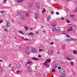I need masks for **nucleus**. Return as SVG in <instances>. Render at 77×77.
Listing matches in <instances>:
<instances>
[{"mask_svg":"<svg viewBox=\"0 0 77 77\" xmlns=\"http://www.w3.org/2000/svg\"><path fill=\"white\" fill-rule=\"evenodd\" d=\"M20 19L22 20H24L26 19V18L24 17V14L23 13H21L20 14Z\"/></svg>","mask_w":77,"mask_h":77,"instance_id":"1","label":"nucleus"},{"mask_svg":"<svg viewBox=\"0 0 77 77\" xmlns=\"http://www.w3.org/2000/svg\"><path fill=\"white\" fill-rule=\"evenodd\" d=\"M40 4L39 2H37L36 3L35 6L36 9H39L40 8V7L39 6Z\"/></svg>","mask_w":77,"mask_h":77,"instance_id":"2","label":"nucleus"},{"mask_svg":"<svg viewBox=\"0 0 77 77\" xmlns=\"http://www.w3.org/2000/svg\"><path fill=\"white\" fill-rule=\"evenodd\" d=\"M65 70L63 69H61L60 70V74H64L65 73Z\"/></svg>","mask_w":77,"mask_h":77,"instance_id":"3","label":"nucleus"},{"mask_svg":"<svg viewBox=\"0 0 77 77\" xmlns=\"http://www.w3.org/2000/svg\"><path fill=\"white\" fill-rule=\"evenodd\" d=\"M43 65H44V66H46V67H49L50 66V65L48 64V63L47 62V61H45L43 63Z\"/></svg>","mask_w":77,"mask_h":77,"instance_id":"4","label":"nucleus"},{"mask_svg":"<svg viewBox=\"0 0 77 77\" xmlns=\"http://www.w3.org/2000/svg\"><path fill=\"white\" fill-rule=\"evenodd\" d=\"M31 51L32 53H36L37 52V50L35 48H33L32 49Z\"/></svg>","mask_w":77,"mask_h":77,"instance_id":"5","label":"nucleus"},{"mask_svg":"<svg viewBox=\"0 0 77 77\" xmlns=\"http://www.w3.org/2000/svg\"><path fill=\"white\" fill-rule=\"evenodd\" d=\"M54 53V51H53L49 50L48 51V54H49V55L53 54Z\"/></svg>","mask_w":77,"mask_h":77,"instance_id":"6","label":"nucleus"},{"mask_svg":"<svg viewBox=\"0 0 77 77\" xmlns=\"http://www.w3.org/2000/svg\"><path fill=\"white\" fill-rule=\"evenodd\" d=\"M25 51L26 53L27 54L29 53V48L28 47H27L25 48Z\"/></svg>","mask_w":77,"mask_h":77,"instance_id":"7","label":"nucleus"},{"mask_svg":"<svg viewBox=\"0 0 77 77\" xmlns=\"http://www.w3.org/2000/svg\"><path fill=\"white\" fill-rule=\"evenodd\" d=\"M10 26V21L9 20H8L7 21V24H6V26L7 27H9Z\"/></svg>","mask_w":77,"mask_h":77,"instance_id":"8","label":"nucleus"},{"mask_svg":"<svg viewBox=\"0 0 77 77\" xmlns=\"http://www.w3.org/2000/svg\"><path fill=\"white\" fill-rule=\"evenodd\" d=\"M39 18V14H38L35 13V19H38Z\"/></svg>","mask_w":77,"mask_h":77,"instance_id":"9","label":"nucleus"},{"mask_svg":"<svg viewBox=\"0 0 77 77\" xmlns=\"http://www.w3.org/2000/svg\"><path fill=\"white\" fill-rule=\"evenodd\" d=\"M16 67L18 69H20L21 67V65L20 64H18L17 65Z\"/></svg>","mask_w":77,"mask_h":77,"instance_id":"10","label":"nucleus"},{"mask_svg":"<svg viewBox=\"0 0 77 77\" xmlns=\"http://www.w3.org/2000/svg\"><path fill=\"white\" fill-rule=\"evenodd\" d=\"M33 6V3H30L28 5V8H32Z\"/></svg>","mask_w":77,"mask_h":77,"instance_id":"11","label":"nucleus"},{"mask_svg":"<svg viewBox=\"0 0 77 77\" xmlns=\"http://www.w3.org/2000/svg\"><path fill=\"white\" fill-rule=\"evenodd\" d=\"M68 32H69V31L70 30L71 31H73V29H72V26H70V28L69 29H68Z\"/></svg>","mask_w":77,"mask_h":77,"instance_id":"12","label":"nucleus"},{"mask_svg":"<svg viewBox=\"0 0 77 77\" xmlns=\"http://www.w3.org/2000/svg\"><path fill=\"white\" fill-rule=\"evenodd\" d=\"M28 70L29 72H32V67H28Z\"/></svg>","mask_w":77,"mask_h":77,"instance_id":"13","label":"nucleus"},{"mask_svg":"<svg viewBox=\"0 0 77 77\" xmlns=\"http://www.w3.org/2000/svg\"><path fill=\"white\" fill-rule=\"evenodd\" d=\"M32 59L33 60H39V59L37 58H35L34 57H32Z\"/></svg>","mask_w":77,"mask_h":77,"instance_id":"14","label":"nucleus"},{"mask_svg":"<svg viewBox=\"0 0 77 77\" xmlns=\"http://www.w3.org/2000/svg\"><path fill=\"white\" fill-rule=\"evenodd\" d=\"M24 28L26 30V31H27V30H28V29H29V27L26 26H24Z\"/></svg>","mask_w":77,"mask_h":77,"instance_id":"15","label":"nucleus"},{"mask_svg":"<svg viewBox=\"0 0 77 77\" xmlns=\"http://www.w3.org/2000/svg\"><path fill=\"white\" fill-rule=\"evenodd\" d=\"M62 33L63 35H67V32L66 31H63Z\"/></svg>","mask_w":77,"mask_h":77,"instance_id":"16","label":"nucleus"},{"mask_svg":"<svg viewBox=\"0 0 77 77\" xmlns=\"http://www.w3.org/2000/svg\"><path fill=\"white\" fill-rule=\"evenodd\" d=\"M24 0H17V3H21V2H23Z\"/></svg>","mask_w":77,"mask_h":77,"instance_id":"17","label":"nucleus"},{"mask_svg":"<svg viewBox=\"0 0 77 77\" xmlns=\"http://www.w3.org/2000/svg\"><path fill=\"white\" fill-rule=\"evenodd\" d=\"M57 26V23H53L52 24V26L53 27H54L55 26Z\"/></svg>","mask_w":77,"mask_h":77,"instance_id":"18","label":"nucleus"},{"mask_svg":"<svg viewBox=\"0 0 77 77\" xmlns=\"http://www.w3.org/2000/svg\"><path fill=\"white\" fill-rule=\"evenodd\" d=\"M66 41H71V38H67L66 39Z\"/></svg>","mask_w":77,"mask_h":77,"instance_id":"19","label":"nucleus"},{"mask_svg":"<svg viewBox=\"0 0 77 77\" xmlns=\"http://www.w3.org/2000/svg\"><path fill=\"white\" fill-rule=\"evenodd\" d=\"M51 60H50V59H48L46 60V62H47L48 63H50V62H51Z\"/></svg>","mask_w":77,"mask_h":77,"instance_id":"20","label":"nucleus"},{"mask_svg":"<svg viewBox=\"0 0 77 77\" xmlns=\"http://www.w3.org/2000/svg\"><path fill=\"white\" fill-rule=\"evenodd\" d=\"M71 41H77V39H75L73 38H71Z\"/></svg>","mask_w":77,"mask_h":77,"instance_id":"21","label":"nucleus"},{"mask_svg":"<svg viewBox=\"0 0 77 77\" xmlns=\"http://www.w3.org/2000/svg\"><path fill=\"white\" fill-rule=\"evenodd\" d=\"M17 16L18 17L20 15V12L19 11H17Z\"/></svg>","mask_w":77,"mask_h":77,"instance_id":"22","label":"nucleus"},{"mask_svg":"<svg viewBox=\"0 0 77 77\" xmlns=\"http://www.w3.org/2000/svg\"><path fill=\"white\" fill-rule=\"evenodd\" d=\"M65 76H66V74H63L62 75H61L60 77H66Z\"/></svg>","mask_w":77,"mask_h":77,"instance_id":"23","label":"nucleus"},{"mask_svg":"<svg viewBox=\"0 0 77 77\" xmlns=\"http://www.w3.org/2000/svg\"><path fill=\"white\" fill-rule=\"evenodd\" d=\"M19 33H21V34H22V35H24V32H23V31H19Z\"/></svg>","mask_w":77,"mask_h":77,"instance_id":"24","label":"nucleus"},{"mask_svg":"<svg viewBox=\"0 0 77 77\" xmlns=\"http://www.w3.org/2000/svg\"><path fill=\"white\" fill-rule=\"evenodd\" d=\"M66 59L68 60H71V59H72V58H70L68 57H66Z\"/></svg>","mask_w":77,"mask_h":77,"instance_id":"25","label":"nucleus"},{"mask_svg":"<svg viewBox=\"0 0 77 77\" xmlns=\"http://www.w3.org/2000/svg\"><path fill=\"white\" fill-rule=\"evenodd\" d=\"M56 71V70L55 69H52V72H54Z\"/></svg>","mask_w":77,"mask_h":77,"instance_id":"26","label":"nucleus"},{"mask_svg":"<svg viewBox=\"0 0 77 77\" xmlns=\"http://www.w3.org/2000/svg\"><path fill=\"white\" fill-rule=\"evenodd\" d=\"M73 53H74V54H77V51H73Z\"/></svg>","mask_w":77,"mask_h":77,"instance_id":"27","label":"nucleus"},{"mask_svg":"<svg viewBox=\"0 0 77 77\" xmlns=\"http://www.w3.org/2000/svg\"><path fill=\"white\" fill-rule=\"evenodd\" d=\"M56 28H54L52 29V30L53 32H55L56 31Z\"/></svg>","mask_w":77,"mask_h":77,"instance_id":"28","label":"nucleus"},{"mask_svg":"<svg viewBox=\"0 0 77 77\" xmlns=\"http://www.w3.org/2000/svg\"><path fill=\"white\" fill-rule=\"evenodd\" d=\"M47 21H49L50 20V16H49V17L47 18Z\"/></svg>","mask_w":77,"mask_h":77,"instance_id":"29","label":"nucleus"},{"mask_svg":"<svg viewBox=\"0 0 77 77\" xmlns=\"http://www.w3.org/2000/svg\"><path fill=\"white\" fill-rule=\"evenodd\" d=\"M7 1V0H3V3H5V4H6V1Z\"/></svg>","mask_w":77,"mask_h":77,"instance_id":"30","label":"nucleus"},{"mask_svg":"<svg viewBox=\"0 0 77 77\" xmlns=\"http://www.w3.org/2000/svg\"><path fill=\"white\" fill-rule=\"evenodd\" d=\"M66 20L67 23H70V21H69V20H68L67 19H66Z\"/></svg>","mask_w":77,"mask_h":77,"instance_id":"31","label":"nucleus"},{"mask_svg":"<svg viewBox=\"0 0 77 77\" xmlns=\"http://www.w3.org/2000/svg\"><path fill=\"white\" fill-rule=\"evenodd\" d=\"M60 29H57L56 30V32H60Z\"/></svg>","mask_w":77,"mask_h":77,"instance_id":"32","label":"nucleus"},{"mask_svg":"<svg viewBox=\"0 0 77 77\" xmlns=\"http://www.w3.org/2000/svg\"><path fill=\"white\" fill-rule=\"evenodd\" d=\"M45 11V8H44L43 9V11H42V14H44Z\"/></svg>","mask_w":77,"mask_h":77,"instance_id":"33","label":"nucleus"},{"mask_svg":"<svg viewBox=\"0 0 77 77\" xmlns=\"http://www.w3.org/2000/svg\"><path fill=\"white\" fill-rule=\"evenodd\" d=\"M40 49H42V50H44V48L43 47H40Z\"/></svg>","mask_w":77,"mask_h":77,"instance_id":"34","label":"nucleus"},{"mask_svg":"<svg viewBox=\"0 0 77 77\" xmlns=\"http://www.w3.org/2000/svg\"><path fill=\"white\" fill-rule=\"evenodd\" d=\"M29 35H33V33L32 32H31L29 33Z\"/></svg>","mask_w":77,"mask_h":77,"instance_id":"35","label":"nucleus"},{"mask_svg":"<svg viewBox=\"0 0 77 77\" xmlns=\"http://www.w3.org/2000/svg\"><path fill=\"white\" fill-rule=\"evenodd\" d=\"M28 64H30V63H32V61H29L27 62Z\"/></svg>","mask_w":77,"mask_h":77,"instance_id":"36","label":"nucleus"},{"mask_svg":"<svg viewBox=\"0 0 77 77\" xmlns=\"http://www.w3.org/2000/svg\"><path fill=\"white\" fill-rule=\"evenodd\" d=\"M57 66H54L53 67V68H54H54H57Z\"/></svg>","mask_w":77,"mask_h":77,"instance_id":"37","label":"nucleus"},{"mask_svg":"<svg viewBox=\"0 0 77 77\" xmlns=\"http://www.w3.org/2000/svg\"><path fill=\"white\" fill-rule=\"evenodd\" d=\"M43 51V49H40L38 50V51Z\"/></svg>","mask_w":77,"mask_h":77,"instance_id":"38","label":"nucleus"},{"mask_svg":"<svg viewBox=\"0 0 77 77\" xmlns=\"http://www.w3.org/2000/svg\"><path fill=\"white\" fill-rule=\"evenodd\" d=\"M29 15V14L28 13H27L26 14V17H28Z\"/></svg>","mask_w":77,"mask_h":77,"instance_id":"39","label":"nucleus"},{"mask_svg":"<svg viewBox=\"0 0 77 77\" xmlns=\"http://www.w3.org/2000/svg\"><path fill=\"white\" fill-rule=\"evenodd\" d=\"M20 71L19 70H18L16 72L18 74L20 72Z\"/></svg>","mask_w":77,"mask_h":77,"instance_id":"40","label":"nucleus"},{"mask_svg":"<svg viewBox=\"0 0 77 77\" xmlns=\"http://www.w3.org/2000/svg\"><path fill=\"white\" fill-rule=\"evenodd\" d=\"M66 37H67V38H70V36L68 35H66Z\"/></svg>","mask_w":77,"mask_h":77,"instance_id":"41","label":"nucleus"},{"mask_svg":"<svg viewBox=\"0 0 77 77\" xmlns=\"http://www.w3.org/2000/svg\"><path fill=\"white\" fill-rule=\"evenodd\" d=\"M3 22V21L2 20H0V24H1V23H2Z\"/></svg>","mask_w":77,"mask_h":77,"instance_id":"42","label":"nucleus"},{"mask_svg":"<svg viewBox=\"0 0 77 77\" xmlns=\"http://www.w3.org/2000/svg\"><path fill=\"white\" fill-rule=\"evenodd\" d=\"M65 47V45H64L63 46V49H64Z\"/></svg>","mask_w":77,"mask_h":77,"instance_id":"43","label":"nucleus"},{"mask_svg":"<svg viewBox=\"0 0 77 77\" xmlns=\"http://www.w3.org/2000/svg\"><path fill=\"white\" fill-rule=\"evenodd\" d=\"M50 44H51V45H53L54 44V42H51L50 43Z\"/></svg>","mask_w":77,"mask_h":77,"instance_id":"44","label":"nucleus"},{"mask_svg":"<svg viewBox=\"0 0 77 77\" xmlns=\"http://www.w3.org/2000/svg\"><path fill=\"white\" fill-rule=\"evenodd\" d=\"M56 15H59V12H56Z\"/></svg>","mask_w":77,"mask_h":77,"instance_id":"45","label":"nucleus"},{"mask_svg":"<svg viewBox=\"0 0 77 77\" xmlns=\"http://www.w3.org/2000/svg\"><path fill=\"white\" fill-rule=\"evenodd\" d=\"M12 66V64H10L9 65V68H11V66Z\"/></svg>","mask_w":77,"mask_h":77,"instance_id":"46","label":"nucleus"},{"mask_svg":"<svg viewBox=\"0 0 77 77\" xmlns=\"http://www.w3.org/2000/svg\"><path fill=\"white\" fill-rule=\"evenodd\" d=\"M28 65V63H26L25 64V66H27V65Z\"/></svg>","mask_w":77,"mask_h":77,"instance_id":"47","label":"nucleus"},{"mask_svg":"<svg viewBox=\"0 0 77 77\" xmlns=\"http://www.w3.org/2000/svg\"><path fill=\"white\" fill-rule=\"evenodd\" d=\"M5 32H7L8 31V29L5 28Z\"/></svg>","mask_w":77,"mask_h":77,"instance_id":"48","label":"nucleus"},{"mask_svg":"<svg viewBox=\"0 0 77 77\" xmlns=\"http://www.w3.org/2000/svg\"><path fill=\"white\" fill-rule=\"evenodd\" d=\"M43 33H45V30L44 29L43 30Z\"/></svg>","mask_w":77,"mask_h":77,"instance_id":"49","label":"nucleus"},{"mask_svg":"<svg viewBox=\"0 0 77 77\" xmlns=\"http://www.w3.org/2000/svg\"><path fill=\"white\" fill-rule=\"evenodd\" d=\"M38 57H41V55H38Z\"/></svg>","mask_w":77,"mask_h":77,"instance_id":"50","label":"nucleus"},{"mask_svg":"<svg viewBox=\"0 0 77 77\" xmlns=\"http://www.w3.org/2000/svg\"><path fill=\"white\" fill-rule=\"evenodd\" d=\"M24 40H25L26 41H28V40H29H29H28L27 38H24Z\"/></svg>","mask_w":77,"mask_h":77,"instance_id":"51","label":"nucleus"},{"mask_svg":"<svg viewBox=\"0 0 77 77\" xmlns=\"http://www.w3.org/2000/svg\"><path fill=\"white\" fill-rule=\"evenodd\" d=\"M61 69V67H58V69Z\"/></svg>","mask_w":77,"mask_h":77,"instance_id":"52","label":"nucleus"},{"mask_svg":"<svg viewBox=\"0 0 77 77\" xmlns=\"http://www.w3.org/2000/svg\"><path fill=\"white\" fill-rule=\"evenodd\" d=\"M57 9H62V8H57Z\"/></svg>","mask_w":77,"mask_h":77,"instance_id":"53","label":"nucleus"},{"mask_svg":"<svg viewBox=\"0 0 77 77\" xmlns=\"http://www.w3.org/2000/svg\"><path fill=\"white\" fill-rule=\"evenodd\" d=\"M75 12H77V8L75 9Z\"/></svg>","mask_w":77,"mask_h":77,"instance_id":"54","label":"nucleus"},{"mask_svg":"<svg viewBox=\"0 0 77 77\" xmlns=\"http://www.w3.org/2000/svg\"><path fill=\"white\" fill-rule=\"evenodd\" d=\"M61 20H64V18L62 17H61Z\"/></svg>","mask_w":77,"mask_h":77,"instance_id":"55","label":"nucleus"},{"mask_svg":"<svg viewBox=\"0 0 77 77\" xmlns=\"http://www.w3.org/2000/svg\"><path fill=\"white\" fill-rule=\"evenodd\" d=\"M71 65H73V63H72V62H71Z\"/></svg>","mask_w":77,"mask_h":77,"instance_id":"56","label":"nucleus"},{"mask_svg":"<svg viewBox=\"0 0 77 77\" xmlns=\"http://www.w3.org/2000/svg\"><path fill=\"white\" fill-rule=\"evenodd\" d=\"M3 12L4 11H2L1 12V13H2V14H3Z\"/></svg>","mask_w":77,"mask_h":77,"instance_id":"57","label":"nucleus"},{"mask_svg":"<svg viewBox=\"0 0 77 77\" xmlns=\"http://www.w3.org/2000/svg\"><path fill=\"white\" fill-rule=\"evenodd\" d=\"M70 16L71 17H74V15H71Z\"/></svg>","mask_w":77,"mask_h":77,"instance_id":"58","label":"nucleus"},{"mask_svg":"<svg viewBox=\"0 0 77 77\" xmlns=\"http://www.w3.org/2000/svg\"><path fill=\"white\" fill-rule=\"evenodd\" d=\"M44 27V26H42L41 27V29H42V28H43Z\"/></svg>","mask_w":77,"mask_h":77,"instance_id":"59","label":"nucleus"},{"mask_svg":"<svg viewBox=\"0 0 77 77\" xmlns=\"http://www.w3.org/2000/svg\"><path fill=\"white\" fill-rule=\"evenodd\" d=\"M53 11H51V14H53Z\"/></svg>","mask_w":77,"mask_h":77,"instance_id":"60","label":"nucleus"},{"mask_svg":"<svg viewBox=\"0 0 77 77\" xmlns=\"http://www.w3.org/2000/svg\"><path fill=\"white\" fill-rule=\"evenodd\" d=\"M36 33H39V31H37L36 32Z\"/></svg>","mask_w":77,"mask_h":77,"instance_id":"61","label":"nucleus"},{"mask_svg":"<svg viewBox=\"0 0 77 77\" xmlns=\"http://www.w3.org/2000/svg\"><path fill=\"white\" fill-rule=\"evenodd\" d=\"M30 30H33V28H31Z\"/></svg>","mask_w":77,"mask_h":77,"instance_id":"62","label":"nucleus"},{"mask_svg":"<svg viewBox=\"0 0 77 77\" xmlns=\"http://www.w3.org/2000/svg\"><path fill=\"white\" fill-rule=\"evenodd\" d=\"M33 41H34V42H35V41H36V40L35 39H33Z\"/></svg>","mask_w":77,"mask_h":77,"instance_id":"63","label":"nucleus"},{"mask_svg":"<svg viewBox=\"0 0 77 77\" xmlns=\"http://www.w3.org/2000/svg\"><path fill=\"white\" fill-rule=\"evenodd\" d=\"M14 39H17V38L16 37H14Z\"/></svg>","mask_w":77,"mask_h":77,"instance_id":"64","label":"nucleus"}]
</instances>
